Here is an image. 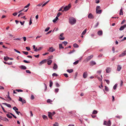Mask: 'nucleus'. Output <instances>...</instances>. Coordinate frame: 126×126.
Instances as JSON below:
<instances>
[{"instance_id":"f257e3e1","label":"nucleus","mask_w":126,"mask_h":126,"mask_svg":"<svg viewBox=\"0 0 126 126\" xmlns=\"http://www.w3.org/2000/svg\"><path fill=\"white\" fill-rule=\"evenodd\" d=\"M69 22L71 25H73L75 24L76 22V19L73 17H70L69 20Z\"/></svg>"},{"instance_id":"f03ea898","label":"nucleus","mask_w":126,"mask_h":126,"mask_svg":"<svg viewBox=\"0 0 126 126\" xmlns=\"http://www.w3.org/2000/svg\"><path fill=\"white\" fill-rule=\"evenodd\" d=\"M93 57V55H91L88 56L84 60V61L86 62H87L89 61Z\"/></svg>"},{"instance_id":"7ed1b4c3","label":"nucleus","mask_w":126,"mask_h":126,"mask_svg":"<svg viewBox=\"0 0 126 126\" xmlns=\"http://www.w3.org/2000/svg\"><path fill=\"white\" fill-rule=\"evenodd\" d=\"M111 122L110 120H109L108 122H107L106 121H104V122L103 125L107 126H110L111 125Z\"/></svg>"},{"instance_id":"20e7f679","label":"nucleus","mask_w":126,"mask_h":126,"mask_svg":"<svg viewBox=\"0 0 126 126\" xmlns=\"http://www.w3.org/2000/svg\"><path fill=\"white\" fill-rule=\"evenodd\" d=\"M71 7L70 4H69L68 5L66 6L64 8V10L62 11L63 12L64 11H66L68 10Z\"/></svg>"},{"instance_id":"39448f33","label":"nucleus","mask_w":126,"mask_h":126,"mask_svg":"<svg viewBox=\"0 0 126 126\" xmlns=\"http://www.w3.org/2000/svg\"><path fill=\"white\" fill-rule=\"evenodd\" d=\"M55 50V49L53 48L52 47L49 48V49L48 50V51L50 52H53Z\"/></svg>"},{"instance_id":"423d86ee","label":"nucleus","mask_w":126,"mask_h":126,"mask_svg":"<svg viewBox=\"0 0 126 126\" xmlns=\"http://www.w3.org/2000/svg\"><path fill=\"white\" fill-rule=\"evenodd\" d=\"M64 34L63 33H61L60 35V40H64L65 39V38L63 37V36Z\"/></svg>"},{"instance_id":"0eeeda50","label":"nucleus","mask_w":126,"mask_h":126,"mask_svg":"<svg viewBox=\"0 0 126 126\" xmlns=\"http://www.w3.org/2000/svg\"><path fill=\"white\" fill-rule=\"evenodd\" d=\"M90 65L93 66L94 65L96 64V63L95 62L93 61H91L90 63Z\"/></svg>"},{"instance_id":"6e6552de","label":"nucleus","mask_w":126,"mask_h":126,"mask_svg":"<svg viewBox=\"0 0 126 126\" xmlns=\"http://www.w3.org/2000/svg\"><path fill=\"white\" fill-rule=\"evenodd\" d=\"M126 55V50L124 52L122 53L121 54H120L119 55V57H123Z\"/></svg>"},{"instance_id":"1a4fd4ad","label":"nucleus","mask_w":126,"mask_h":126,"mask_svg":"<svg viewBox=\"0 0 126 126\" xmlns=\"http://www.w3.org/2000/svg\"><path fill=\"white\" fill-rule=\"evenodd\" d=\"M48 117L51 119H52L53 118L52 117V113L51 112H48Z\"/></svg>"},{"instance_id":"9d476101","label":"nucleus","mask_w":126,"mask_h":126,"mask_svg":"<svg viewBox=\"0 0 126 126\" xmlns=\"http://www.w3.org/2000/svg\"><path fill=\"white\" fill-rule=\"evenodd\" d=\"M88 18L90 19H93L94 18V16L91 13H90L88 15Z\"/></svg>"},{"instance_id":"9b49d317","label":"nucleus","mask_w":126,"mask_h":126,"mask_svg":"<svg viewBox=\"0 0 126 126\" xmlns=\"http://www.w3.org/2000/svg\"><path fill=\"white\" fill-rule=\"evenodd\" d=\"M126 27V24L124 25L123 26H121L119 29L120 31L123 30Z\"/></svg>"},{"instance_id":"f8f14e48","label":"nucleus","mask_w":126,"mask_h":126,"mask_svg":"<svg viewBox=\"0 0 126 126\" xmlns=\"http://www.w3.org/2000/svg\"><path fill=\"white\" fill-rule=\"evenodd\" d=\"M19 67L21 69L23 70H25L27 69L26 67L23 65H21L19 66Z\"/></svg>"},{"instance_id":"ddd939ff","label":"nucleus","mask_w":126,"mask_h":126,"mask_svg":"<svg viewBox=\"0 0 126 126\" xmlns=\"http://www.w3.org/2000/svg\"><path fill=\"white\" fill-rule=\"evenodd\" d=\"M87 76V72L84 73L83 74V77L84 78H86Z\"/></svg>"},{"instance_id":"4468645a","label":"nucleus","mask_w":126,"mask_h":126,"mask_svg":"<svg viewBox=\"0 0 126 126\" xmlns=\"http://www.w3.org/2000/svg\"><path fill=\"white\" fill-rule=\"evenodd\" d=\"M111 71V68L110 67H108L106 70V72L107 73H110Z\"/></svg>"},{"instance_id":"2eb2a0df","label":"nucleus","mask_w":126,"mask_h":126,"mask_svg":"<svg viewBox=\"0 0 126 126\" xmlns=\"http://www.w3.org/2000/svg\"><path fill=\"white\" fill-rule=\"evenodd\" d=\"M97 34L99 36H101L102 35L103 32L101 30L97 32Z\"/></svg>"},{"instance_id":"dca6fc26","label":"nucleus","mask_w":126,"mask_h":126,"mask_svg":"<svg viewBox=\"0 0 126 126\" xmlns=\"http://www.w3.org/2000/svg\"><path fill=\"white\" fill-rule=\"evenodd\" d=\"M46 61H47L46 59L42 61H41L40 62V64H43V63H45L46 62Z\"/></svg>"},{"instance_id":"f3484780","label":"nucleus","mask_w":126,"mask_h":126,"mask_svg":"<svg viewBox=\"0 0 126 126\" xmlns=\"http://www.w3.org/2000/svg\"><path fill=\"white\" fill-rule=\"evenodd\" d=\"M58 68V66L56 63H54V65L53 67V68L54 69L56 70Z\"/></svg>"},{"instance_id":"a211bd4d","label":"nucleus","mask_w":126,"mask_h":126,"mask_svg":"<svg viewBox=\"0 0 126 126\" xmlns=\"http://www.w3.org/2000/svg\"><path fill=\"white\" fill-rule=\"evenodd\" d=\"M42 48V47H39L37 49V48L36 47L34 49V51H36V52H37L39 50H40Z\"/></svg>"},{"instance_id":"6ab92c4d","label":"nucleus","mask_w":126,"mask_h":126,"mask_svg":"<svg viewBox=\"0 0 126 126\" xmlns=\"http://www.w3.org/2000/svg\"><path fill=\"white\" fill-rule=\"evenodd\" d=\"M122 68V67L121 65H118L117 66V70L119 71H120Z\"/></svg>"},{"instance_id":"aec40b11","label":"nucleus","mask_w":126,"mask_h":126,"mask_svg":"<svg viewBox=\"0 0 126 126\" xmlns=\"http://www.w3.org/2000/svg\"><path fill=\"white\" fill-rule=\"evenodd\" d=\"M2 104L5 105L8 107L11 108V105L9 104L5 103H2Z\"/></svg>"},{"instance_id":"412c9836","label":"nucleus","mask_w":126,"mask_h":126,"mask_svg":"<svg viewBox=\"0 0 126 126\" xmlns=\"http://www.w3.org/2000/svg\"><path fill=\"white\" fill-rule=\"evenodd\" d=\"M96 13L97 14H100L101 13L102 10H96Z\"/></svg>"},{"instance_id":"4be33fe9","label":"nucleus","mask_w":126,"mask_h":126,"mask_svg":"<svg viewBox=\"0 0 126 126\" xmlns=\"http://www.w3.org/2000/svg\"><path fill=\"white\" fill-rule=\"evenodd\" d=\"M2 120L3 121H4L6 122H8L9 121L8 120L6 117H3L2 118Z\"/></svg>"},{"instance_id":"5701e85b","label":"nucleus","mask_w":126,"mask_h":126,"mask_svg":"<svg viewBox=\"0 0 126 126\" xmlns=\"http://www.w3.org/2000/svg\"><path fill=\"white\" fill-rule=\"evenodd\" d=\"M97 78L100 81H102V75L101 76V77H97Z\"/></svg>"},{"instance_id":"b1692460","label":"nucleus","mask_w":126,"mask_h":126,"mask_svg":"<svg viewBox=\"0 0 126 126\" xmlns=\"http://www.w3.org/2000/svg\"><path fill=\"white\" fill-rule=\"evenodd\" d=\"M52 62V61L51 60H49L47 61V64L48 65H50L51 64Z\"/></svg>"},{"instance_id":"393cba45","label":"nucleus","mask_w":126,"mask_h":126,"mask_svg":"<svg viewBox=\"0 0 126 126\" xmlns=\"http://www.w3.org/2000/svg\"><path fill=\"white\" fill-rule=\"evenodd\" d=\"M73 69H67V71L69 73H71L73 72Z\"/></svg>"},{"instance_id":"a878e982","label":"nucleus","mask_w":126,"mask_h":126,"mask_svg":"<svg viewBox=\"0 0 126 126\" xmlns=\"http://www.w3.org/2000/svg\"><path fill=\"white\" fill-rule=\"evenodd\" d=\"M42 117L43 119L44 120L47 119V117L45 115H42Z\"/></svg>"},{"instance_id":"bb28decb","label":"nucleus","mask_w":126,"mask_h":126,"mask_svg":"<svg viewBox=\"0 0 126 126\" xmlns=\"http://www.w3.org/2000/svg\"><path fill=\"white\" fill-rule=\"evenodd\" d=\"M73 46L75 48H78L79 47V45L76 43H75L73 44Z\"/></svg>"},{"instance_id":"cd10ccee","label":"nucleus","mask_w":126,"mask_h":126,"mask_svg":"<svg viewBox=\"0 0 126 126\" xmlns=\"http://www.w3.org/2000/svg\"><path fill=\"white\" fill-rule=\"evenodd\" d=\"M86 30H87L86 29H85L84 30V31L83 32H82V33H81V35H84L86 33Z\"/></svg>"},{"instance_id":"c85d7f7f","label":"nucleus","mask_w":126,"mask_h":126,"mask_svg":"<svg viewBox=\"0 0 126 126\" xmlns=\"http://www.w3.org/2000/svg\"><path fill=\"white\" fill-rule=\"evenodd\" d=\"M59 48L60 49L62 48L63 49L64 48V47H63L62 44H59Z\"/></svg>"},{"instance_id":"c756f323","label":"nucleus","mask_w":126,"mask_h":126,"mask_svg":"<svg viewBox=\"0 0 126 126\" xmlns=\"http://www.w3.org/2000/svg\"><path fill=\"white\" fill-rule=\"evenodd\" d=\"M9 58L6 56L4 57V60L5 61H7L9 59Z\"/></svg>"},{"instance_id":"7c9ffc66","label":"nucleus","mask_w":126,"mask_h":126,"mask_svg":"<svg viewBox=\"0 0 126 126\" xmlns=\"http://www.w3.org/2000/svg\"><path fill=\"white\" fill-rule=\"evenodd\" d=\"M119 15H123V11H122V8H121L120 10V11Z\"/></svg>"},{"instance_id":"2f4dec72","label":"nucleus","mask_w":126,"mask_h":126,"mask_svg":"<svg viewBox=\"0 0 126 126\" xmlns=\"http://www.w3.org/2000/svg\"><path fill=\"white\" fill-rule=\"evenodd\" d=\"M53 84V82L52 81L50 80L49 81V87H51L52 86Z\"/></svg>"},{"instance_id":"473e14b6","label":"nucleus","mask_w":126,"mask_h":126,"mask_svg":"<svg viewBox=\"0 0 126 126\" xmlns=\"http://www.w3.org/2000/svg\"><path fill=\"white\" fill-rule=\"evenodd\" d=\"M97 113V111L95 110H94L92 112V114H96Z\"/></svg>"},{"instance_id":"72a5a7b5","label":"nucleus","mask_w":126,"mask_h":126,"mask_svg":"<svg viewBox=\"0 0 126 126\" xmlns=\"http://www.w3.org/2000/svg\"><path fill=\"white\" fill-rule=\"evenodd\" d=\"M117 85V84L116 83L114 86L113 87V89L114 90H115L116 89Z\"/></svg>"},{"instance_id":"f704fd0d","label":"nucleus","mask_w":126,"mask_h":126,"mask_svg":"<svg viewBox=\"0 0 126 126\" xmlns=\"http://www.w3.org/2000/svg\"><path fill=\"white\" fill-rule=\"evenodd\" d=\"M79 62V60H77L76 61L74 62L73 63V64L74 65H76Z\"/></svg>"},{"instance_id":"c9c22d12","label":"nucleus","mask_w":126,"mask_h":126,"mask_svg":"<svg viewBox=\"0 0 126 126\" xmlns=\"http://www.w3.org/2000/svg\"><path fill=\"white\" fill-rule=\"evenodd\" d=\"M105 90L106 91H109V89L108 87L106 86H105Z\"/></svg>"},{"instance_id":"e433bc0d","label":"nucleus","mask_w":126,"mask_h":126,"mask_svg":"<svg viewBox=\"0 0 126 126\" xmlns=\"http://www.w3.org/2000/svg\"><path fill=\"white\" fill-rule=\"evenodd\" d=\"M13 109L15 111H17L16 110H18V108H17L16 107H14L13 108Z\"/></svg>"},{"instance_id":"4c0bfd02","label":"nucleus","mask_w":126,"mask_h":126,"mask_svg":"<svg viewBox=\"0 0 126 126\" xmlns=\"http://www.w3.org/2000/svg\"><path fill=\"white\" fill-rule=\"evenodd\" d=\"M59 89L58 88H56L55 89L54 92L55 93H57L58 92Z\"/></svg>"},{"instance_id":"58836bf2","label":"nucleus","mask_w":126,"mask_h":126,"mask_svg":"<svg viewBox=\"0 0 126 126\" xmlns=\"http://www.w3.org/2000/svg\"><path fill=\"white\" fill-rule=\"evenodd\" d=\"M22 52L25 54L26 55H28V52L22 51Z\"/></svg>"},{"instance_id":"ea45409f","label":"nucleus","mask_w":126,"mask_h":126,"mask_svg":"<svg viewBox=\"0 0 126 126\" xmlns=\"http://www.w3.org/2000/svg\"><path fill=\"white\" fill-rule=\"evenodd\" d=\"M6 116L8 118H9L11 119L12 118V116L9 114H7Z\"/></svg>"},{"instance_id":"a19ab883","label":"nucleus","mask_w":126,"mask_h":126,"mask_svg":"<svg viewBox=\"0 0 126 126\" xmlns=\"http://www.w3.org/2000/svg\"><path fill=\"white\" fill-rule=\"evenodd\" d=\"M1 105V106L2 108V110H3V111L7 113V111L5 110H4V108L1 105Z\"/></svg>"},{"instance_id":"79ce46f5","label":"nucleus","mask_w":126,"mask_h":126,"mask_svg":"<svg viewBox=\"0 0 126 126\" xmlns=\"http://www.w3.org/2000/svg\"><path fill=\"white\" fill-rule=\"evenodd\" d=\"M16 91H17L18 92H22L23 91L22 90H21V89H16Z\"/></svg>"},{"instance_id":"37998d69","label":"nucleus","mask_w":126,"mask_h":126,"mask_svg":"<svg viewBox=\"0 0 126 126\" xmlns=\"http://www.w3.org/2000/svg\"><path fill=\"white\" fill-rule=\"evenodd\" d=\"M53 125L54 126H58V123L56 122Z\"/></svg>"},{"instance_id":"c03bdc74","label":"nucleus","mask_w":126,"mask_h":126,"mask_svg":"<svg viewBox=\"0 0 126 126\" xmlns=\"http://www.w3.org/2000/svg\"><path fill=\"white\" fill-rule=\"evenodd\" d=\"M63 44L65 46H66L68 43L66 41H64L63 42Z\"/></svg>"},{"instance_id":"a18cd8bd","label":"nucleus","mask_w":126,"mask_h":126,"mask_svg":"<svg viewBox=\"0 0 126 126\" xmlns=\"http://www.w3.org/2000/svg\"><path fill=\"white\" fill-rule=\"evenodd\" d=\"M26 48L27 50L28 51H29L31 50L30 47H26Z\"/></svg>"},{"instance_id":"49530a36","label":"nucleus","mask_w":126,"mask_h":126,"mask_svg":"<svg viewBox=\"0 0 126 126\" xmlns=\"http://www.w3.org/2000/svg\"><path fill=\"white\" fill-rule=\"evenodd\" d=\"M58 75L55 73H53L52 74V76L53 77H54V76L57 77L58 76Z\"/></svg>"},{"instance_id":"de8ad7c7","label":"nucleus","mask_w":126,"mask_h":126,"mask_svg":"<svg viewBox=\"0 0 126 126\" xmlns=\"http://www.w3.org/2000/svg\"><path fill=\"white\" fill-rule=\"evenodd\" d=\"M105 80L108 84H109L110 83V81L108 79H105Z\"/></svg>"},{"instance_id":"09e8293b","label":"nucleus","mask_w":126,"mask_h":126,"mask_svg":"<svg viewBox=\"0 0 126 126\" xmlns=\"http://www.w3.org/2000/svg\"><path fill=\"white\" fill-rule=\"evenodd\" d=\"M52 102V101L50 99H48L47 100V103H50Z\"/></svg>"},{"instance_id":"8fccbe9b","label":"nucleus","mask_w":126,"mask_h":126,"mask_svg":"<svg viewBox=\"0 0 126 126\" xmlns=\"http://www.w3.org/2000/svg\"><path fill=\"white\" fill-rule=\"evenodd\" d=\"M75 50H71V51H70L69 53H68L69 54H70L74 52H75Z\"/></svg>"},{"instance_id":"3c124183","label":"nucleus","mask_w":126,"mask_h":126,"mask_svg":"<svg viewBox=\"0 0 126 126\" xmlns=\"http://www.w3.org/2000/svg\"><path fill=\"white\" fill-rule=\"evenodd\" d=\"M56 86L57 87H59L60 86L59 84L57 82H56L55 84Z\"/></svg>"},{"instance_id":"603ef678","label":"nucleus","mask_w":126,"mask_h":126,"mask_svg":"<svg viewBox=\"0 0 126 126\" xmlns=\"http://www.w3.org/2000/svg\"><path fill=\"white\" fill-rule=\"evenodd\" d=\"M50 29V28L49 27H47L46 28L45 30V32H47Z\"/></svg>"},{"instance_id":"864d4df0","label":"nucleus","mask_w":126,"mask_h":126,"mask_svg":"<svg viewBox=\"0 0 126 126\" xmlns=\"http://www.w3.org/2000/svg\"><path fill=\"white\" fill-rule=\"evenodd\" d=\"M23 99L21 97H19V100L21 102L23 100Z\"/></svg>"},{"instance_id":"5fc2aeb1","label":"nucleus","mask_w":126,"mask_h":126,"mask_svg":"<svg viewBox=\"0 0 126 126\" xmlns=\"http://www.w3.org/2000/svg\"><path fill=\"white\" fill-rule=\"evenodd\" d=\"M23 62H24V63H29L30 62L27 61H26V60H24L23 61Z\"/></svg>"},{"instance_id":"6e6d98bb","label":"nucleus","mask_w":126,"mask_h":126,"mask_svg":"<svg viewBox=\"0 0 126 126\" xmlns=\"http://www.w3.org/2000/svg\"><path fill=\"white\" fill-rule=\"evenodd\" d=\"M63 75L66 78H68V76L67 74L64 73L63 74Z\"/></svg>"},{"instance_id":"4d7b16f0","label":"nucleus","mask_w":126,"mask_h":126,"mask_svg":"<svg viewBox=\"0 0 126 126\" xmlns=\"http://www.w3.org/2000/svg\"><path fill=\"white\" fill-rule=\"evenodd\" d=\"M101 70H100L97 71V73L100 74L101 73Z\"/></svg>"},{"instance_id":"13d9d810","label":"nucleus","mask_w":126,"mask_h":126,"mask_svg":"<svg viewBox=\"0 0 126 126\" xmlns=\"http://www.w3.org/2000/svg\"><path fill=\"white\" fill-rule=\"evenodd\" d=\"M98 24H99L98 22H97L96 24V25H95L94 26V28H96L98 26Z\"/></svg>"},{"instance_id":"bf43d9fd","label":"nucleus","mask_w":126,"mask_h":126,"mask_svg":"<svg viewBox=\"0 0 126 126\" xmlns=\"http://www.w3.org/2000/svg\"><path fill=\"white\" fill-rule=\"evenodd\" d=\"M26 72L28 73H29V74H30L31 73V71L29 70H26Z\"/></svg>"},{"instance_id":"052dcab7","label":"nucleus","mask_w":126,"mask_h":126,"mask_svg":"<svg viewBox=\"0 0 126 126\" xmlns=\"http://www.w3.org/2000/svg\"><path fill=\"white\" fill-rule=\"evenodd\" d=\"M14 51H15L16 52H17L19 54L20 53V52L19 51L17 50L16 49H14Z\"/></svg>"},{"instance_id":"680f3d73","label":"nucleus","mask_w":126,"mask_h":126,"mask_svg":"<svg viewBox=\"0 0 126 126\" xmlns=\"http://www.w3.org/2000/svg\"><path fill=\"white\" fill-rule=\"evenodd\" d=\"M62 14L60 12H59L58 13L57 15V16L58 17L59 16L61 15Z\"/></svg>"},{"instance_id":"e2e57ef3","label":"nucleus","mask_w":126,"mask_h":126,"mask_svg":"<svg viewBox=\"0 0 126 126\" xmlns=\"http://www.w3.org/2000/svg\"><path fill=\"white\" fill-rule=\"evenodd\" d=\"M16 112L18 115H19V113H20L21 115H22V114L19 111H16Z\"/></svg>"},{"instance_id":"0e129e2a","label":"nucleus","mask_w":126,"mask_h":126,"mask_svg":"<svg viewBox=\"0 0 126 126\" xmlns=\"http://www.w3.org/2000/svg\"><path fill=\"white\" fill-rule=\"evenodd\" d=\"M30 3H28L27 5H26L24 7V8H27L29 6H30Z\"/></svg>"},{"instance_id":"69168bd1","label":"nucleus","mask_w":126,"mask_h":126,"mask_svg":"<svg viewBox=\"0 0 126 126\" xmlns=\"http://www.w3.org/2000/svg\"><path fill=\"white\" fill-rule=\"evenodd\" d=\"M44 84L45 86V89L44 91H46L47 90V86L46 85L45 83H44Z\"/></svg>"},{"instance_id":"338daca9","label":"nucleus","mask_w":126,"mask_h":126,"mask_svg":"<svg viewBox=\"0 0 126 126\" xmlns=\"http://www.w3.org/2000/svg\"><path fill=\"white\" fill-rule=\"evenodd\" d=\"M7 97L9 99V100H11V98L10 97V96H9V95H7Z\"/></svg>"},{"instance_id":"774afa93","label":"nucleus","mask_w":126,"mask_h":126,"mask_svg":"<svg viewBox=\"0 0 126 126\" xmlns=\"http://www.w3.org/2000/svg\"><path fill=\"white\" fill-rule=\"evenodd\" d=\"M34 96L32 94L31 97V99L33 100V99H34Z\"/></svg>"}]
</instances>
